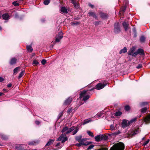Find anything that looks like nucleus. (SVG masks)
Segmentation results:
<instances>
[{
	"instance_id": "f257e3e1",
	"label": "nucleus",
	"mask_w": 150,
	"mask_h": 150,
	"mask_svg": "<svg viewBox=\"0 0 150 150\" xmlns=\"http://www.w3.org/2000/svg\"><path fill=\"white\" fill-rule=\"evenodd\" d=\"M124 148V144L122 143L119 142L113 145L110 150H123Z\"/></svg>"
},
{
	"instance_id": "f03ea898",
	"label": "nucleus",
	"mask_w": 150,
	"mask_h": 150,
	"mask_svg": "<svg viewBox=\"0 0 150 150\" xmlns=\"http://www.w3.org/2000/svg\"><path fill=\"white\" fill-rule=\"evenodd\" d=\"M74 129V127H72L70 128H69L67 127H64L62 130V132H65L67 134H69L71 131H73Z\"/></svg>"
},
{
	"instance_id": "7ed1b4c3",
	"label": "nucleus",
	"mask_w": 150,
	"mask_h": 150,
	"mask_svg": "<svg viewBox=\"0 0 150 150\" xmlns=\"http://www.w3.org/2000/svg\"><path fill=\"white\" fill-rule=\"evenodd\" d=\"M68 139V138L64 134H62L57 140V141H62L63 143Z\"/></svg>"
},
{
	"instance_id": "20e7f679",
	"label": "nucleus",
	"mask_w": 150,
	"mask_h": 150,
	"mask_svg": "<svg viewBox=\"0 0 150 150\" xmlns=\"http://www.w3.org/2000/svg\"><path fill=\"white\" fill-rule=\"evenodd\" d=\"M86 140V139H81L79 143L76 144V145L78 146H80L81 145L86 146L89 144L91 143V142H85Z\"/></svg>"
},
{
	"instance_id": "39448f33",
	"label": "nucleus",
	"mask_w": 150,
	"mask_h": 150,
	"mask_svg": "<svg viewBox=\"0 0 150 150\" xmlns=\"http://www.w3.org/2000/svg\"><path fill=\"white\" fill-rule=\"evenodd\" d=\"M63 34L62 32H59L57 36H56L55 38V41L57 42H59L60 40L63 37Z\"/></svg>"
},
{
	"instance_id": "423d86ee",
	"label": "nucleus",
	"mask_w": 150,
	"mask_h": 150,
	"mask_svg": "<svg viewBox=\"0 0 150 150\" xmlns=\"http://www.w3.org/2000/svg\"><path fill=\"white\" fill-rule=\"evenodd\" d=\"M135 50V48L134 47H133L131 48L128 52V54L129 55H132L133 57H135L136 56V52H134Z\"/></svg>"
},
{
	"instance_id": "0eeeda50",
	"label": "nucleus",
	"mask_w": 150,
	"mask_h": 150,
	"mask_svg": "<svg viewBox=\"0 0 150 150\" xmlns=\"http://www.w3.org/2000/svg\"><path fill=\"white\" fill-rule=\"evenodd\" d=\"M86 91H83L80 94V97L81 98H82V97H83V100L84 101H86V100L88 99L90 96L88 95H87L85 96H84V95L86 94Z\"/></svg>"
},
{
	"instance_id": "6e6552de",
	"label": "nucleus",
	"mask_w": 150,
	"mask_h": 150,
	"mask_svg": "<svg viewBox=\"0 0 150 150\" xmlns=\"http://www.w3.org/2000/svg\"><path fill=\"white\" fill-rule=\"evenodd\" d=\"M114 31L115 33H119L120 31L119 24L118 23H115V24Z\"/></svg>"
},
{
	"instance_id": "1a4fd4ad",
	"label": "nucleus",
	"mask_w": 150,
	"mask_h": 150,
	"mask_svg": "<svg viewBox=\"0 0 150 150\" xmlns=\"http://www.w3.org/2000/svg\"><path fill=\"white\" fill-rule=\"evenodd\" d=\"M106 83L102 84L101 83H99L96 85V88L98 90H100L103 88L105 86H106Z\"/></svg>"
},
{
	"instance_id": "9d476101",
	"label": "nucleus",
	"mask_w": 150,
	"mask_h": 150,
	"mask_svg": "<svg viewBox=\"0 0 150 150\" xmlns=\"http://www.w3.org/2000/svg\"><path fill=\"white\" fill-rule=\"evenodd\" d=\"M25 146L22 144H17L15 145V149L18 150H23Z\"/></svg>"
},
{
	"instance_id": "9b49d317",
	"label": "nucleus",
	"mask_w": 150,
	"mask_h": 150,
	"mask_svg": "<svg viewBox=\"0 0 150 150\" xmlns=\"http://www.w3.org/2000/svg\"><path fill=\"white\" fill-rule=\"evenodd\" d=\"M144 121L146 124H148L150 122V114L144 118Z\"/></svg>"
},
{
	"instance_id": "f8f14e48",
	"label": "nucleus",
	"mask_w": 150,
	"mask_h": 150,
	"mask_svg": "<svg viewBox=\"0 0 150 150\" xmlns=\"http://www.w3.org/2000/svg\"><path fill=\"white\" fill-rule=\"evenodd\" d=\"M136 56L138 54H139L140 55H142L144 54V51L142 49H138L137 51L136 52Z\"/></svg>"
},
{
	"instance_id": "ddd939ff",
	"label": "nucleus",
	"mask_w": 150,
	"mask_h": 150,
	"mask_svg": "<svg viewBox=\"0 0 150 150\" xmlns=\"http://www.w3.org/2000/svg\"><path fill=\"white\" fill-rule=\"evenodd\" d=\"M60 10L62 13H68L67 10L65 7H62Z\"/></svg>"
},
{
	"instance_id": "4468645a",
	"label": "nucleus",
	"mask_w": 150,
	"mask_h": 150,
	"mask_svg": "<svg viewBox=\"0 0 150 150\" xmlns=\"http://www.w3.org/2000/svg\"><path fill=\"white\" fill-rule=\"evenodd\" d=\"M72 100V99L71 98H69L65 100L64 104L65 105L69 104L71 102Z\"/></svg>"
},
{
	"instance_id": "2eb2a0df",
	"label": "nucleus",
	"mask_w": 150,
	"mask_h": 150,
	"mask_svg": "<svg viewBox=\"0 0 150 150\" xmlns=\"http://www.w3.org/2000/svg\"><path fill=\"white\" fill-rule=\"evenodd\" d=\"M4 20L8 19L9 18V16L8 13H5L3 14L2 16Z\"/></svg>"
},
{
	"instance_id": "dca6fc26",
	"label": "nucleus",
	"mask_w": 150,
	"mask_h": 150,
	"mask_svg": "<svg viewBox=\"0 0 150 150\" xmlns=\"http://www.w3.org/2000/svg\"><path fill=\"white\" fill-rule=\"evenodd\" d=\"M122 125L123 127H125L128 126L129 125V124L127 121L125 120H123L122 122Z\"/></svg>"
},
{
	"instance_id": "f3484780",
	"label": "nucleus",
	"mask_w": 150,
	"mask_h": 150,
	"mask_svg": "<svg viewBox=\"0 0 150 150\" xmlns=\"http://www.w3.org/2000/svg\"><path fill=\"white\" fill-rule=\"evenodd\" d=\"M55 140L54 139H50L47 142V144H46V146H49L51 145L54 142Z\"/></svg>"
},
{
	"instance_id": "a211bd4d",
	"label": "nucleus",
	"mask_w": 150,
	"mask_h": 150,
	"mask_svg": "<svg viewBox=\"0 0 150 150\" xmlns=\"http://www.w3.org/2000/svg\"><path fill=\"white\" fill-rule=\"evenodd\" d=\"M123 25L125 30H126L128 28V24H127L126 22H124L122 23Z\"/></svg>"
},
{
	"instance_id": "6ab92c4d",
	"label": "nucleus",
	"mask_w": 150,
	"mask_h": 150,
	"mask_svg": "<svg viewBox=\"0 0 150 150\" xmlns=\"http://www.w3.org/2000/svg\"><path fill=\"white\" fill-rule=\"evenodd\" d=\"M102 137L98 135L95 137V140L97 142H99L102 139Z\"/></svg>"
},
{
	"instance_id": "aec40b11",
	"label": "nucleus",
	"mask_w": 150,
	"mask_h": 150,
	"mask_svg": "<svg viewBox=\"0 0 150 150\" xmlns=\"http://www.w3.org/2000/svg\"><path fill=\"white\" fill-rule=\"evenodd\" d=\"M127 52V49L126 47H124L122 49L120 50V53L121 54L122 53H125Z\"/></svg>"
},
{
	"instance_id": "412c9836",
	"label": "nucleus",
	"mask_w": 150,
	"mask_h": 150,
	"mask_svg": "<svg viewBox=\"0 0 150 150\" xmlns=\"http://www.w3.org/2000/svg\"><path fill=\"white\" fill-rule=\"evenodd\" d=\"M16 59L15 58H13L11 59L10 62V64H13L16 63Z\"/></svg>"
},
{
	"instance_id": "4be33fe9",
	"label": "nucleus",
	"mask_w": 150,
	"mask_h": 150,
	"mask_svg": "<svg viewBox=\"0 0 150 150\" xmlns=\"http://www.w3.org/2000/svg\"><path fill=\"white\" fill-rule=\"evenodd\" d=\"M72 3L74 4L75 7L76 8H79L78 4L74 0H72Z\"/></svg>"
},
{
	"instance_id": "5701e85b",
	"label": "nucleus",
	"mask_w": 150,
	"mask_h": 150,
	"mask_svg": "<svg viewBox=\"0 0 150 150\" xmlns=\"http://www.w3.org/2000/svg\"><path fill=\"white\" fill-rule=\"evenodd\" d=\"M27 49L28 51L30 52H31L33 50V49L31 46L30 45L27 46Z\"/></svg>"
},
{
	"instance_id": "b1692460",
	"label": "nucleus",
	"mask_w": 150,
	"mask_h": 150,
	"mask_svg": "<svg viewBox=\"0 0 150 150\" xmlns=\"http://www.w3.org/2000/svg\"><path fill=\"white\" fill-rule=\"evenodd\" d=\"M82 137V136L81 135H80L79 136H78L76 137H75V139L76 140L78 141L79 142H80L81 139Z\"/></svg>"
},
{
	"instance_id": "393cba45",
	"label": "nucleus",
	"mask_w": 150,
	"mask_h": 150,
	"mask_svg": "<svg viewBox=\"0 0 150 150\" xmlns=\"http://www.w3.org/2000/svg\"><path fill=\"white\" fill-rule=\"evenodd\" d=\"M148 108L146 107L142 109L141 110V112L143 113H144L146 112Z\"/></svg>"
},
{
	"instance_id": "a878e982",
	"label": "nucleus",
	"mask_w": 150,
	"mask_h": 150,
	"mask_svg": "<svg viewBox=\"0 0 150 150\" xmlns=\"http://www.w3.org/2000/svg\"><path fill=\"white\" fill-rule=\"evenodd\" d=\"M88 14L89 15V16H93L95 18H96V16L95 14L93 12H89L88 13Z\"/></svg>"
},
{
	"instance_id": "bb28decb",
	"label": "nucleus",
	"mask_w": 150,
	"mask_h": 150,
	"mask_svg": "<svg viewBox=\"0 0 150 150\" xmlns=\"http://www.w3.org/2000/svg\"><path fill=\"white\" fill-rule=\"evenodd\" d=\"M126 9V6H123L121 9V11H120V13H121L122 12H124Z\"/></svg>"
},
{
	"instance_id": "cd10ccee",
	"label": "nucleus",
	"mask_w": 150,
	"mask_h": 150,
	"mask_svg": "<svg viewBox=\"0 0 150 150\" xmlns=\"http://www.w3.org/2000/svg\"><path fill=\"white\" fill-rule=\"evenodd\" d=\"M25 73V71H22L20 74H19L18 76V78L19 79L21 78L24 75V74Z\"/></svg>"
},
{
	"instance_id": "c85d7f7f",
	"label": "nucleus",
	"mask_w": 150,
	"mask_h": 150,
	"mask_svg": "<svg viewBox=\"0 0 150 150\" xmlns=\"http://www.w3.org/2000/svg\"><path fill=\"white\" fill-rule=\"evenodd\" d=\"M78 131V128L76 127L75 129L72 132V135H74L76 134Z\"/></svg>"
},
{
	"instance_id": "c756f323",
	"label": "nucleus",
	"mask_w": 150,
	"mask_h": 150,
	"mask_svg": "<svg viewBox=\"0 0 150 150\" xmlns=\"http://www.w3.org/2000/svg\"><path fill=\"white\" fill-rule=\"evenodd\" d=\"M120 131H118L117 132H115L113 133H112L111 134V136H116L117 135H118L120 133Z\"/></svg>"
},
{
	"instance_id": "7c9ffc66",
	"label": "nucleus",
	"mask_w": 150,
	"mask_h": 150,
	"mask_svg": "<svg viewBox=\"0 0 150 150\" xmlns=\"http://www.w3.org/2000/svg\"><path fill=\"white\" fill-rule=\"evenodd\" d=\"M88 134L90 136H91L92 137H93L94 135H93V133L91 132L90 131H88L87 132Z\"/></svg>"
},
{
	"instance_id": "2f4dec72",
	"label": "nucleus",
	"mask_w": 150,
	"mask_h": 150,
	"mask_svg": "<svg viewBox=\"0 0 150 150\" xmlns=\"http://www.w3.org/2000/svg\"><path fill=\"white\" fill-rule=\"evenodd\" d=\"M122 114V112H117L115 113V115L117 116H120Z\"/></svg>"
},
{
	"instance_id": "473e14b6",
	"label": "nucleus",
	"mask_w": 150,
	"mask_h": 150,
	"mask_svg": "<svg viewBox=\"0 0 150 150\" xmlns=\"http://www.w3.org/2000/svg\"><path fill=\"white\" fill-rule=\"evenodd\" d=\"M145 39V37L143 36H141L140 38V41L142 42H144V41Z\"/></svg>"
},
{
	"instance_id": "72a5a7b5",
	"label": "nucleus",
	"mask_w": 150,
	"mask_h": 150,
	"mask_svg": "<svg viewBox=\"0 0 150 150\" xmlns=\"http://www.w3.org/2000/svg\"><path fill=\"white\" fill-rule=\"evenodd\" d=\"M1 138L4 140H6L7 139V137L4 134H1Z\"/></svg>"
},
{
	"instance_id": "f704fd0d",
	"label": "nucleus",
	"mask_w": 150,
	"mask_h": 150,
	"mask_svg": "<svg viewBox=\"0 0 150 150\" xmlns=\"http://www.w3.org/2000/svg\"><path fill=\"white\" fill-rule=\"evenodd\" d=\"M50 0H46L44 1V4L45 5H47L50 2Z\"/></svg>"
},
{
	"instance_id": "c9c22d12",
	"label": "nucleus",
	"mask_w": 150,
	"mask_h": 150,
	"mask_svg": "<svg viewBox=\"0 0 150 150\" xmlns=\"http://www.w3.org/2000/svg\"><path fill=\"white\" fill-rule=\"evenodd\" d=\"M94 145H89L88 148V149H92L93 148L94 146Z\"/></svg>"
},
{
	"instance_id": "e433bc0d",
	"label": "nucleus",
	"mask_w": 150,
	"mask_h": 150,
	"mask_svg": "<svg viewBox=\"0 0 150 150\" xmlns=\"http://www.w3.org/2000/svg\"><path fill=\"white\" fill-rule=\"evenodd\" d=\"M13 4L15 6H17L19 5V4L17 2V1H14L13 2Z\"/></svg>"
},
{
	"instance_id": "4c0bfd02",
	"label": "nucleus",
	"mask_w": 150,
	"mask_h": 150,
	"mask_svg": "<svg viewBox=\"0 0 150 150\" xmlns=\"http://www.w3.org/2000/svg\"><path fill=\"white\" fill-rule=\"evenodd\" d=\"M19 69L20 68L19 67H17L15 68L13 70L14 73H16Z\"/></svg>"
},
{
	"instance_id": "58836bf2",
	"label": "nucleus",
	"mask_w": 150,
	"mask_h": 150,
	"mask_svg": "<svg viewBox=\"0 0 150 150\" xmlns=\"http://www.w3.org/2000/svg\"><path fill=\"white\" fill-rule=\"evenodd\" d=\"M41 62L42 65H44L46 63V61L45 59H43L42 60Z\"/></svg>"
},
{
	"instance_id": "ea45409f",
	"label": "nucleus",
	"mask_w": 150,
	"mask_h": 150,
	"mask_svg": "<svg viewBox=\"0 0 150 150\" xmlns=\"http://www.w3.org/2000/svg\"><path fill=\"white\" fill-rule=\"evenodd\" d=\"M39 64V62L36 60H34L33 61V64L37 65Z\"/></svg>"
},
{
	"instance_id": "a19ab883",
	"label": "nucleus",
	"mask_w": 150,
	"mask_h": 150,
	"mask_svg": "<svg viewBox=\"0 0 150 150\" xmlns=\"http://www.w3.org/2000/svg\"><path fill=\"white\" fill-rule=\"evenodd\" d=\"M130 107L128 105H127L125 106V109L127 111H128L130 109Z\"/></svg>"
},
{
	"instance_id": "79ce46f5",
	"label": "nucleus",
	"mask_w": 150,
	"mask_h": 150,
	"mask_svg": "<svg viewBox=\"0 0 150 150\" xmlns=\"http://www.w3.org/2000/svg\"><path fill=\"white\" fill-rule=\"evenodd\" d=\"M149 142V140L148 139L143 144V145L144 146L146 145Z\"/></svg>"
},
{
	"instance_id": "37998d69",
	"label": "nucleus",
	"mask_w": 150,
	"mask_h": 150,
	"mask_svg": "<svg viewBox=\"0 0 150 150\" xmlns=\"http://www.w3.org/2000/svg\"><path fill=\"white\" fill-rule=\"evenodd\" d=\"M136 119H137L136 118H134L132 119L130 121L129 123H132L133 122H135L136 120Z\"/></svg>"
},
{
	"instance_id": "c03bdc74",
	"label": "nucleus",
	"mask_w": 150,
	"mask_h": 150,
	"mask_svg": "<svg viewBox=\"0 0 150 150\" xmlns=\"http://www.w3.org/2000/svg\"><path fill=\"white\" fill-rule=\"evenodd\" d=\"M97 150H108V149L106 147H103L100 149H99Z\"/></svg>"
},
{
	"instance_id": "a18cd8bd",
	"label": "nucleus",
	"mask_w": 150,
	"mask_h": 150,
	"mask_svg": "<svg viewBox=\"0 0 150 150\" xmlns=\"http://www.w3.org/2000/svg\"><path fill=\"white\" fill-rule=\"evenodd\" d=\"M142 64H139L136 67V68L137 69H139L142 67Z\"/></svg>"
},
{
	"instance_id": "49530a36",
	"label": "nucleus",
	"mask_w": 150,
	"mask_h": 150,
	"mask_svg": "<svg viewBox=\"0 0 150 150\" xmlns=\"http://www.w3.org/2000/svg\"><path fill=\"white\" fill-rule=\"evenodd\" d=\"M90 121V120H85L84 122L83 123V125H85L87 123H88Z\"/></svg>"
},
{
	"instance_id": "de8ad7c7",
	"label": "nucleus",
	"mask_w": 150,
	"mask_h": 150,
	"mask_svg": "<svg viewBox=\"0 0 150 150\" xmlns=\"http://www.w3.org/2000/svg\"><path fill=\"white\" fill-rule=\"evenodd\" d=\"M111 129L112 130H114L115 129V127L113 125H111L110 126Z\"/></svg>"
},
{
	"instance_id": "09e8293b",
	"label": "nucleus",
	"mask_w": 150,
	"mask_h": 150,
	"mask_svg": "<svg viewBox=\"0 0 150 150\" xmlns=\"http://www.w3.org/2000/svg\"><path fill=\"white\" fill-rule=\"evenodd\" d=\"M138 133V131L137 130H136L135 131H134L133 133V134H132V135H135L137 134V133Z\"/></svg>"
},
{
	"instance_id": "8fccbe9b",
	"label": "nucleus",
	"mask_w": 150,
	"mask_h": 150,
	"mask_svg": "<svg viewBox=\"0 0 150 150\" xmlns=\"http://www.w3.org/2000/svg\"><path fill=\"white\" fill-rule=\"evenodd\" d=\"M4 79L3 78L0 77V82L4 81Z\"/></svg>"
},
{
	"instance_id": "3c124183",
	"label": "nucleus",
	"mask_w": 150,
	"mask_h": 150,
	"mask_svg": "<svg viewBox=\"0 0 150 150\" xmlns=\"http://www.w3.org/2000/svg\"><path fill=\"white\" fill-rule=\"evenodd\" d=\"M12 85V84L9 83L7 85V86L8 87L10 88L11 87Z\"/></svg>"
},
{
	"instance_id": "603ef678",
	"label": "nucleus",
	"mask_w": 150,
	"mask_h": 150,
	"mask_svg": "<svg viewBox=\"0 0 150 150\" xmlns=\"http://www.w3.org/2000/svg\"><path fill=\"white\" fill-rule=\"evenodd\" d=\"M100 16L102 18H105L104 16H105V15H104V14L103 13H101Z\"/></svg>"
},
{
	"instance_id": "864d4df0",
	"label": "nucleus",
	"mask_w": 150,
	"mask_h": 150,
	"mask_svg": "<svg viewBox=\"0 0 150 150\" xmlns=\"http://www.w3.org/2000/svg\"><path fill=\"white\" fill-rule=\"evenodd\" d=\"M34 143L33 142H32L29 143V145H34Z\"/></svg>"
},
{
	"instance_id": "5fc2aeb1",
	"label": "nucleus",
	"mask_w": 150,
	"mask_h": 150,
	"mask_svg": "<svg viewBox=\"0 0 150 150\" xmlns=\"http://www.w3.org/2000/svg\"><path fill=\"white\" fill-rule=\"evenodd\" d=\"M35 123L37 125H39L40 123L39 121H36L35 122Z\"/></svg>"
},
{
	"instance_id": "6e6d98bb",
	"label": "nucleus",
	"mask_w": 150,
	"mask_h": 150,
	"mask_svg": "<svg viewBox=\"0 0 150 150\" xmlns=\"http://www.w3.org/2000/svg\"><path fill=\"white\" fill-rule=\"evenodd\" d=\"M102 115V114H97V116H98V117H101V116Z\"/></svg>"
},
{
	"instance_id": "4d7b16f0",
	"label": "nucleus",
	"mask_w": 150,
	"mask_h": 150,
	"mask_svg": "<svg viewBox=\"0 0 150 150\" xmlns=\"http://www.w3.org/2000/svg\"><path fill=\"white\" fill-rule=\"evenodd\" d=\"M142 104H143V105H145L146 104H147V102H144V103H142Z\"/></svg>"
},
{
	"instance_id": "13d9d810",
	"label": "nucleus",
	"mask_w": 150,
	"mask_h": 150,
	"mask_svg": "<svg viewBox=\"0 0 150 150\" xmlns=\"http://www.w3.org/2000/svg\"><path fill=\"white\" fill-rule=\"evenodd\" d=\"M4 94V93H2L0 92V96H1L2 95H3Z\"/></svg>"
},
{
	"instance_id": "bf43d9fd",
	"label": "nucleus",
	"mask_w": 150,
	"mask_h": 150,
	"mask_svg": "<svg viewBox=\"0 0 150 150\" xmlns=\"http://www.w3.org/2000/svg\"><path fill=\"white\" fill-rule=\"evenodd\" d=\"M60 143H58L56 145V146H59L60 145Z\"/></svg>"
},
{
	"instance_id": "052dcab7",
	"label": "nucleus",
	"mask_w": 150,
	"mask_h": 150,
	"mask_svg": "<svg viewBox=\"0 0 150 150\" xmlns=\"http://www.w3.org/2000/svg\"><path fill=\"white\" fill-rule=\"evenodd\" d=\"M89 6L91 8H93V5L91 4H89Z\"/></svg>"
},
{
	"instance_id": "680f3d73",
	"label": "nucleus",
	"mask_w": 150,
	"mask_h": 150,
	"mask_svg": "<svg viewBox=\"0 0 150 150\" xmlns=\"http://www.w3.org/2000/svg\"><path fill=\"white\" fill-rule=\"evenodd\" d=\"M145 137H143V138H142V140H144V139H145Z\"/></svg>"
},
{
	"instance_id": "e2e57ef3",
	"label": "nucleus",
	"mask_w": 150,
	"mask_h": 150,
	"mask_svg": "<svg viewBox=\"0 0 150 150\" xmlns=\"http://www.w3.org/2000/svg\"><path fill=\"white\" fill-rule=\"evenodd\" d=\"M1 14L0 13V18L1 17Z\"/></svg>"
},
{
	"instance_id": "0e129e2a",
	"label": "nucleus",
	"mask_w": 150,
	"mask_h": 150,
	"mask_svg": "<svg viewBox=\"0 0 150 150\" xmlns=\"http://www.w3.org/2000/svg\"><path fill=\"white\" fill-rule=\"evenodd\" d=\"M1 26H0V30H1Z\"/></svg>"
},
{
	"instance_id": "69168bd1",
	"label": "nucleus",
	"mask_w": 150,
	"mask_h": 150,
	"mask_svg": "<svg viewBox=\"0 0 150 150\" xmlns=\"http://www.w3.org/2000/svg\"><path fill=\"white\" fill-rule=\"evenodd\" d=\"M62 115V114L61 113V115H60V116H61Z\"/></svg>"
},
{
	"instance_id": "338daca9",
	"label": "nucleus",
	"mask_w": 150,
	"mask_h": 150,
	"mask_svg": "<svg viewBox=\"0 0 150 150\" xmlns=\"http://www.w3.org/2000/svg\"><path fill=\"white\" fill-rule=\"evenodd\" d=\"M3 90H4V91H5L6 90V89H4Z\"/></svg>"
}]
</instances>
